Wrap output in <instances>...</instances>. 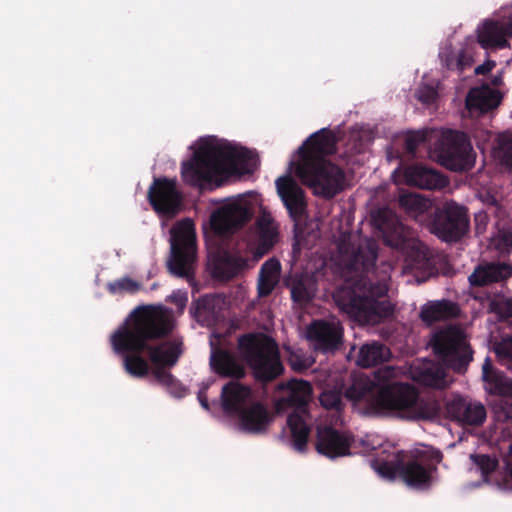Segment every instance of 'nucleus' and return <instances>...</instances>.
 <instances>
[{"label":"nucleus","mask_w":512,"mask_h":512,"mask_svg":"<svg viewBox=\"0 0 512 512\" xmlns=\"http://www.w3.org/2000/svg\"><path fill=\"white\" fill-rule=\"evenodd\" d=\"M174 329L172 313L159 305H143L135 308L127 321L110 338L113 351L123 357L125 371L143 378L150 372L148 360L154 365L153 377L164 386H172L176 381L166 370L175 366L181 357L182 342L163 340Z\"/></svg>","instance_id":"obj_1"},{"label":"nucleus","mask_w":512,"mask_h":512,"mask_svg":"<svg viewBox=\"0 0 512 512\" xmlns=\"http://www.w3.org/2000/svg\"><path fill=\"white\" fill-rule=\"evenodd\" d=\"M378 245L372 239L361 242L348 256L346 268L357 273V280L351 286H344L336 292L335 300L345 313L361 324L377 325L389 319L394 305L389 300L386 266L380 277L376 274L375 263Z\"/></svg>","instance_id":"obj_2"},{"label":"nucleus","mask_w":512,"mask_h":512,"mask_svg":"<svg viewBox=\"0 0 512 512\" xmlns=\"http://www.w3.org/2000/svg\"><path fill=\"white\" fill-rule=\"evenodd\" d=\"M402 369L386 365L373 372L353 374L345 397L353 402L365 403L366 412L372 415L394 413L409 414L415 419L430 420L438 415L435 403L418 400L416 389L399 380Z\"/></svg>","instance_id":"obj_3"},{"label":"nucleus","mask_w":512,"mask_h":512,"mask_svg":"<svg viewBox=\"0 0 512 512\" xmlns=\"http://www.w3.org/2000/svg\"><path fill=\"white\" fill-rule=\"evenodd\" d=\"M336 151V135L328 128L310 135L299 148L300 160L296 165V175L316 196L332 199L344 189V171L326 159Z\"/></svg>","instance_id":"obj_4"},{"label":"nucleus","mask_w":512,"mask_h":512,"mask_svg":"<svg viewBox=\"0 0 512 512\" xmlns=\"http://www.w3.org/2000/svg\"><path fill=\"white\" fill-rule=\"evenodd\" d=\"M248 159V151L242 147L204 144L194 152L190 160L182 163L181 176L192 187L212 183L219 186L215 177L239 173Z\"/></svg>","instance_id":"obj_5"},{"label":"nucleus","mask_w":512,"mask_h":512,"mask_svg":"<svg viewBox=\"0 0 512 512\" xmlns=\"http://www.w3.org/2000/svg\"><path fill=\"white\" fill-rule=\"evenodd\" d=\"M371 216L374 227L382 233L384 243L399 251L408 267L422 269L427 266L429 258L425 246L390 209L379 208Z\"/></svg>","instance_id":"obj_6"},{"label":"nucleus","mask_w":512,"mask_h":512,"mask_svg":"<svg viewBox=\"0 0 512 512\" xmlns=\"http://www.w3.org/2000/svg\"><path fill=\"white\" fill-rule=\"evenodd\" d=\"M238 351L256 380L268 383L279 377L284 367L276 341L263 333H247L238 338Z\"/></svg>","instance_id":"obj_7"},{"label":"nucleus","mask_w":512,"mask_h":512,"mask_svg":"<svg viewBox=\"0 0 512 512\" xmlns=\"http://www.w3.org/2000/svg\"><path fill=\"white\" fill-rule=\"evenodd\" d=\"M288 390L283 402L287 407L294 409L287 418L292 445L298 452H304L310 434V427L305 422L304 417L308 415V403L312 395V386L305 380H291L288 383Z\"/></svg>","instance_id":"obj_8"},{"label":"nucleus","mask_w":512,"mask_h":512,"mask_svg":"<svg viewBox=\"0 0 512 512\" xmlns=\"http://www.w3.org/2000/svg\"><path fill=\"white\" fill-rule=\"evenodd\" d=\"M429 231L440 240L456 243L465 237L470 228L468 209L455 201H446L429 213Z\"/></svg>","instance_id":"obj_9"},{"label":"nucleus","mask_w":512,"mask_h":512,"mask_svg":"<svg viewBox=\"0 0 512 512\" xmlns=\"http://www.w3.org/2000/svg\"><path fill=\"white\" fill-rule=\"evenodd\" d=\"M430 346L435 355L456 372L466 370L473 359V351L464 331L455 325L437 331L430 341Z\"/></svg>","instance_id":"obj_10"},{"label":"nucleus","mask_w":512,"mask_h":512,"mask_svg":"<svg viewBox=\"0 0 512 512\" xmlns=\"http://www.w3.org/2000/svg\"><path fill=\"white\" fill-rule=\"evenodd\" d=\"M434 153L443 167L455 172L468 171L475 163V153L469 136L457 130L442 131L435 144Z\"/></svg>","instance_id":"obj_11"},{"label":"nucleus","mask_w":512,"mask_h":512,"mask_svg":"<svg viewBox=\"0 0 512 512\" xmlns=\"http://www.w3.org/2000/svg\"><path fill=\"white\" fill-rule=\"evenodd\" d=\"M196 258V234L190 219L180 221L172 231L171 258L168 269L171 274L189 278Z\"/></svg>","instance_id":"obj_12"},{"label":"nucleus","mask_w":512,"mask_h":512,"mask_svg":"<svg viewBox=\"0 0 512 512\" xmlns=\"http://www.w3.org/2000/svg\"><path fill=\"white\" fill-rule=\"evenodd\" d=\"M147 198L153 210L161 216L173 217L181 209L182 194L177 188L175 179L154 178L149 187Z\"/></svg>","instance_id":"obj_13"},{"label":"nucleus","mask_w":512,"mask_h":512,"mask_svg":"<svg viewBox=\"0 0 512 512\" xmlns=\"http://www.w3.org/2000/svg\"><path fill=\"white\" fill-rule=\"evenodd\" d=\"M443 454L440 450H432L428 455L420 459H414L401 463L400 476L411 487L429 489L437 472V465L442 461Z\"/></svg>","instance_id":"obj_14"},{"label":"nucleus","mask_w":512,"mask_h":512,"mask_svg":"<svg viewBox=\"0 0 512 512\" xmlns=\"http://www.w3.org/2000/svg\"><path fill=\"white\" fill-rule=\"evenodd\" d=\"M307 339L315 351L334 353L342 345L343 328L339 322L314 320L307 328Z\"/></svg>","instance_id":"obj_15"},{"label":"nucleus","mask_w":512,"mask_h":512,"mask_svg":"<svg viewBox=\"0 0 512 512\" xmlns=\"http://www.w3.org/2000/svg\"><path fill=\"white\" fill-rule=\"evenodd\" d=\"M275 184L290 219L296 224L302 221L307 214L305 191L290 175L279 177Z\"/></svg>","instance_id":"obj_16"},{"label":"nucleus","mask_w":512,"mask_h":512,"mask_svg":"<svg viewBox=\"0 0 512 512\" xmlns=\"http://www.w3.org/2000/svg\"><path fill=\"white\" fill-rule=\"evenodd\" d=\"M447 416L463 426H481L486 420L485 406L478 401L457 396L445 405Z\"/></svg>","instance_id":"obj_17"},{"label":"nucleus","mask_w":512,"mask_h":512,"mask_svg":"<svg viewBox=\"0 0 512 512\" xmlns=\"http://www.w3.org/2000/svg\"><path fill=\"white\" fill-rule=\"evenodd\" d=\"M512 277V265L502 261L483 262L475 266L468 276L471 288H483L505 283Z\"/></svg>","instance_id":"obj_18"},{"label":"nucleus","mask_w":512,"mask_h":512,"mask_svg":"<svg viewBox=\"0 0 512 512\" xmlns=\"http://www.w3.org/2000/svg\"><path fill=\"white\" fill-rule=\"evenodd\" d=\"M316 438L315 448L321 455L335 459L350 454L352 440L333 427H319Z\"/></svg>","instance_id":"obj_19"},{"label":"nucleus","mask_w":512,"mask_h":512,"mask_svg":"<svg viewBox=\"0 0 512 512\" xmlns=\"http://www.w3.org/2000/svg\"><path fill=\"white\" fill-rule=\"evenodd\" d=\"M251 217L252 214L248 207L239 203H233L213 213L211 225L218 233H231L244 226L250 221Z\"/></svg>","instance_id":"obj_20"},{"label":"nucleus","mask_w":512,"mask_h":512,"mask_svg":"<svg viewBox=\"0 0 512 512\" xmlns=\"http://www.w3.org/2000/svg\"><path fill=\"white\" fill-rule=\"evenodd\" d=\"M252 389L237 380H231L226 383L221 390V407L223 412L229 417H236L253 400Z\"/></svg>","instance_id":"obj_21"},{"label":"nucleus","mask_w":512,"mask_h":512,"mask_svg":"<svg viewBox=\"0 0 512 512\" xmlns=\"http://www.w3.org/2000/svg\"><path fill=\"white\" fill-rule=\"evenodd\" d=\"M235 418L241 431L255 435L265 433L273 421V415L258 401H252Z\"/></svg>","instance_id":"obj_22"},{"label":"nucleus","mask_w":512,"mask_h":512,"mask_svg":"<svg viewBox=\"0 0 512 512\" xmlns=\"http://www.w3.org/2000/svg\"><path fill=\"white\" fill-rule=\"evenodd\" d=\"M210 268L214 278L230 280L247 268V259L238 252L220 249L211 257Z\"/></svg>","instance_id":"obj_23"},{"label":"nucleus","mask_w":512,"mask_h":512,"mask_svg":"<svg viewBox=\"0 0 512 512\" xmlns=\"http://www.w3.org/2000/svg\"><path fill=\"white\" fill-rule=\"evenodd\" d=\"M508 37H512V20H486L478 31L477 40L485 49H502L508 46Z\"/></svg>","instance_id":"obj_24"},{"label":"nucleus","mask_w":512,"mask_h":512,"mask_svg":"<svg viewBox=\"0 0 512 512\" xmlns=\"http://www.w3.org/2000/svg\"><path fill=\"white\" fill-rule=\"evenodd\" d=\"M501 103L499 91L484 83L480 87L471 88L466 96L465 105L470 113L485 114Z\"/></svg>","instance_id":"obj_25"},{"label":"nucleus","mask_w":512,"mask_h":512,"mask_svg":"<svg viewBox=\"0 0 512 512\" xmlns=\"http://www.w3.org/2000/svg\"><path fill=\"white\" fill-rule=\"evenodd\" d=\"M406 181L409 185L426 190L442 189L448 180L441 173L422 165H413L405 170Z\"/></svg>","instance_id":"obj_26"},{"label":"nucleus","mask_w":512,"mask_h":512,"mask_svg":"<svg viewBox=\"0 0 512 512\" xmlns=\"http://www.w3.org/2000/svg\"><path fill=\"white\" fill-rule=\"evenodd\" d=\"M210 366L222 378H231L236 381L246 375L243 365L238 362L231 352L224 349L217 348L212 351Z\"/></svg>","instance_id":"obj_27"},{"label":"nucleus","mask_w":512,"mask_h":512,"mask_svg":"<svg viewBox=\"0 0 512 512\" xmlns=\"http://www.w3.org/2000/svg\"><path fill=\"white\" fill-rule=\"evenodd\" d=\"M459 312L458 304L450 300L429 301L421 307L420 319L426 325H432L438 321L456 318Z\"/></svg>","instance_id":"obj_28"},{"label":"nucleus","mask_w":512,"mask_h":512,"mask_svg":"<svg viewBox=\"0 0 512 512\" xmlns=\"http://www.w3.org/2000/svg\"><path fill=\"white\" fill-rule=\"evenodd\" d=\"M413 379L419 384L432 387H446V372L442 365L434 361H423L412 368Z\"/></svg>","instance_id":"obj_29"},{"label":"nucleus","mask_w":512,"mask_h":512,"mask_svg":"<svg viewBox=\"0 0 512 512\" xmlns=\"http://www.w3.org/2000/svg\"><path fill=\"white\" fill-rule=\"evenodd\" d=\"M284 285L290 290L292 301L299 305L310 303L315 296V282L306 275H290L284 279Z\"/></svg>","instance_id":"obj_30"},{"label":"nucleus","mask_w":512,"mask_h":512,"mask_svg":"<svg viewBox=\"0 0 512 512\" xmlns=\"http://www.w3.org/2000/svg\"><path fill=\"white\" fill-rule=\"evenodd\" d=\"M220 297L215 294H206L193 301L190 314L200 324L213 321L220 310Z\"/></svg>","instance_id":"obj_31"},{"label":"nucleus","mask_w":512,"mask_h":512,"mask_svg":"<svg viewBox=\"0 0 512 512\" xmlns=\"http://www.w3.org/2000/svg\"><path fill=\"white\" fill-rule=\"evenodd\" d=\"M400 207L417 221L428 222L429 213L433 211L432 201L420 194H403L399 198Z\"/></svg>","instance_id":"obj_32"},{"label":"nucleus","mask_w":512,"mask_h":512,"mask_svg":"<svg viewBox=\"0 0 512 512\" xmlns=\"http://www.w3.org/2000/svg\"><path fill=\"white\" fill-rule=\"evenodd\" d=\"M280 272L281 264L276 258H270L262 264L257 283L259 297H267L273 292L279 282Z\"/></svg>","instance_id":"obj_33"},{"label":"nucleus","mask_w":512,"mask_h":512,"mask_svg":"<svg viewBox=\"0 0 512 512\" xmlns=\"http://www.w3.org/2000/svg\"><path fill=\"white\" fill-rule=\"evenodd\" d=\"M391 355L390 349L385 344L372 341L360 348L357 364L365 368L376 366L388 361Z\"/></svg>","instance_id":"obj_34"},{"label":"nucleus","mask_w":512,"mask_h":512,"mask_svg":"<svg viewBox=\"0 0 512 512\" xmlns=\"http://www.w3.org/2000/svg\"><path fill=\"white\" fill-rule=\"evenodd\" d=\"M483 380L490 384V392L495 395L512 398V380L494 371L487 358L482 367Z\"/></svg>","instance_id":"obj_35"},{"label":"nucleus","mask_w":512,"mask_h":512,"mask_svg":"<svg viewBox=\"0 0 512 512\" xmlns=\"http://www.w3.org/2000/svg\"><path fill=\"white\" fill-rule=\"evenodd\" d=\"M259 237L258 243L253 249L256 260H259L274 247L277 242L278 232L269 220H260L258 222Z\"/></svg>","instance_id":"obj_36"},{"label":"nucleus","mask_w":512,"mask_h":512,"mask_svg":"<svg viewBox=\"0 0 512 512\" xmlns=\"http://www.w3.org/2000/svg\"><path fill=\"white\" fill-rule=\"evenodd\" d=\"M494 155L500 163L512 170V133H500L495 142Z\"/></svg>","instance_id":"obj_37"},{"label":"nucleus","mask_w":512,"mask_h":512,"mask_svg":"<svg viewBox=\"0 0 512 512\" xmlns=\"http://www.w3.org/2000/svg\"><path fill=\"white\" fill-rule=\"evenodd\" d=\"M470 459L486 482L488 481L489 475L492 474L499 465L498 459L488 454H471Z\"/></svg>","instance_id":"obj_38"},{"label":"nucleus","mask_w":512,"mask_h":512,"mask_svg":"<svg viewBox=\"0 0 512 512\" xmlns=\"http://www.w3.org/2000/svg\"><path fill=\"white\" fill-rule=\"evenodd\" d=\"M107 291L110 294H135L141 289V284L130 277H123L112 282H108L106 285Z\"/></svg>","instance_id":"obj_39"},{"label":"nucleus","mask_w":512,"mask_h":512,"mask_svg":"<svg viewBox=\"0 0 512 512\" xmlns=\"http://www.w3.org/2000/svg\"><path fill=\"white\" fill-rule=\"evenodd\" d=\"M320 403L327 410L342 411L344 408L343 395L337 390H326L320 395Z\"/></svg>","instance_id":"obj_40"},{"label":"nucleus","mask_w":512,"mask_h":512,"mask_svg":"<svg viewBox=\"0 0 512 512\" xmlns=\"http://www.w3.org/2000/svg\"><path fill=\"white\" fill-rule=\"evenodd\" d=\"M495 354L501 365L509 366L512 362V336L496 344Z\"/></svg>","instance_id":"obj_41"},{"label":"nucleus","mask_w":512,"mask_h":512,"mask_svg":"<svg viewBox=\"0 0 512 512\" xmlns=\"http://www.w3.org/2000/svg\"><path fill=\"white\" fill-rule=\"evenodd\" d=\"M400 466L401 464L383 461L377 464L376 471L385 478L394 479L397 474L400 475Z\"/></svg>","instance_id":"obj_42"},{"label":"nucleus","mask_w":512,"mask_h":512,"mask_svg":"<svg viewBox=\"0 0 512 512\" xmlns=\"http://www.w3.org/2000/svg\"><path fill=\"white\" fill-rule=\"evenodd\" d=\"M426 140V135L424 133H414L412 135H409L405 139V150L409 154H415L419 145L421 143H424Z\"/></svg>","instance_id":"obj_43"},{"label":"nucleus","mask_w":512,"mask_h":512,"mask_svg":"<svg viewBox=\"0 0 512 512\" xmlns=\"http://www.w3.org/2000/svg\"><path fill=\"white\" fill-rule=\"evenodd\" d=\"M473 63V57L466 51L461 50L455 58L456 71H458L461 74L466 69H469L473 65Z\"/></svg>","instance_id":"obj_44"},{"label":"nucleus","mask_w":512,"mask_h":512,"mask_svg":"<svg viewBox=\"0 0 512 512\" xmlns=\"http://www.w3.org/2000/svg\"><path fill=\"white\" fill-rule=\"evenodd\" d=\"M438 93L431 86H424L417 91V99L424 104H432L436 101Z\"/></svg>","instance_id":"obj_45"},{"label":"nucleus","mask_w":512,"mask_h":512,"mask_svg":"<svg viewBox=\"0 0 512 512\" xmlns=\"http://www.w3.org/2000/svg\"><path fill=\"white\" fill-rule=\"evenodd\" d=\"M169 301L173 303L177 308L183 312L188 302V294L186 291L177 290L169 296Z\"/></svg>","instance_id":"obj_46"},{"label":"nucleus","mask_w":512,"mask_h":512,"mask_svg":"<svg viewBox=\"0 0 512 512\" xmlns=\"http://www.w3.org/2000/svg\"><path fill=\"white\" fill-rule=\"evenodd\" d=\"M496 66V62L493 60H486L483 64L475 68L476 75H486Z\"/></svg>","instance_id":"obj_47"},{"label":"nucleus","mask_w":512,"mask_h":512,"mask_svg":"<svg viewBox=\"0 0 512 512\" xmlns=\"http://www.w3.org/2000/svg\"><path fill=\"white\" fill-rule=\"evenodd\" d=\"M499 313L504 318L512 319V300H507L504 302L499 309Z\"/></svg>","instance_id":"obj_48"},{"label":"nucleus","mask_w":512,"mask_h":512,"mask_svg":"<svg viewBox=\"0 0 512 512\" xmlns=\"http://www.w3.org/2000/svg\"><path fill=\"white\" fill-rule=\"evenodd\" d=\"M290 364L295 371H302L308 368V365L304 361H302L298 356H292L290 358Z\"/></svg>","instance_id":"obj_49"},{"label":"nucleus","mask_w":512,"mask_h":512,"mask_svg":"<svg viewBox=\"0 0 512 512\" xmlns=\"http://www.w3.org/2000/svg\"><path fill=\"white\" fill-rule=\"evenodd\" d=\"M456 56H457V54L448 53L442 58V61L447 69L456 70V65H455Z\"/></svg>","instance_id":"obj_50"},{"label":"nucleus","mask_w":512,"mask_h":512,"mask_svg":"<svg viewBox=\"0 0 512 512\" xmlns=\"http://www.w3.org/2000/svg\"><path fill=\"white\" fill-rule=\"evenodd\" d=\"M197 398H198L201 406L208 410L209 409V403H208L206 388H203V389L199 390Z\"/></svg>","instance_id":"obj_51"},{"label":"nucleus","mask_w":512,"mask_h":512,"mask_svg":"<svg viewBox=\"0 0 512 512\" xmlns=\"http://www.w3.org/2000/svg\"><path fill=\"white\" fill-rule=\"evenodd\" d=\"M505 416L508 419H512V405L508 407V410L505 412Z\"/></svg>","instance_id":"obj_52"},{"label":"nucleus","mask_w":512,"mask_h":512,"mask_svg":"<svg viewBox=\"0 0 512 512\" xmlns=\"http://www.w3.org/2000/svg\"><path fill=\"white\" fill-rule=\"evenodd\" d=\"M501 82H502V80H501V78H500V77H494V79L492 80V84H493L494 86H498V85H500V84H501Z\"/></svg>","instance_id":"obj_53"},{"label":"nucleus","mask_w":512,"mask_h":512,"mask_svg":"<svg viewBox=\"0 0 512 512\" xmlns=\"http://www.w3.org/2000/svg\"><path fill=\"white\" fill-rule=\"evenodd\" d=\"M508 472H509V475L512 477V464L508 465Z\"/></svg>","instance_id":"obj_54"}]
</instances>
